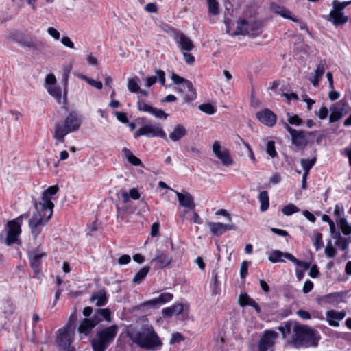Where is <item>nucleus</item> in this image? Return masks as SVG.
<instances>
[{
    "mask_svg": "<svg viewBox=\"0 0 351 351\" xmlns=\"http://www.w3.org/2000/svg\"><path fill=\"white\" fill-rule=\"evenodd\" d=\"M129 337L139 347L147 350H153L162 345L152 326L144 327L140 331L130 332Z\"/></svg>",
    "mask_w": 351,
    "mask_h": 351,
    "instance_id": "obj_1",
    "label": "nucleus"
},
{
    "mask_svg": "<svg viewBox=\"0 0 351 351\" xmlns=\"http://www.w3.org/2000/svg\"><path fill=\"white\" fill-rule=\"evenodd\" d=\"M289 343L295 348H308L317 344L318 337L314 330L304 325L295 326Z\"/></svg>",
    "mask_w": 351,
    "mask_h": 351,
    "instance_id": "obj_2",
    "label": "nucleus"
},
{
    "mask_svg": "<svg viewBox=\"0 0 351 351\" xmlns=\"http://www.w3.org/2000/svg\"><path fill=\"white\" fill-rule=\"evenodd\" d=\"M82 124L80 116L75 112L71 111L66 117L63 123H56L53 128V138L57 140L56 145L64 142V137L68 134L77 131Z\"/></svg>",
    "mask_w": 351,
    "mask_h": 351,
    "instance_id": "obj_3",
    "label": "nucleus"
},
{
    "mask_svg": "<svg viewBox=\"0 0 351 351\" xmlns=\"http://www.w3.org/2000/svg\"><path fill=\"white\" fill-rule=\"evenodd\" d=\"M118 332L119 326L116 324L98 329L90 340L93 351H106L113 343Z\"/></svg>",
    "mask_w": 351,
    "mask_h": 351,
    "instance_id": "obj_4",
    "label": "nucleus"
},
{
    "mask_svg": "<svg viewBox=\"0 0 351 351\" xmlns=\"http://www.w3.org/2000/svg\"><path fill=\"white\" fill-rule=\"evenodd\" d=\"M34 204L36 211L29 219L28 226L33 239L36 240L40 234L43 228L51 218L53 210L50 208L42 209L41 208H38V202L36 199L34 201Z\"/></svg>",
    "mask_w": 351,
    "mask_h": 351,
    "instance_id": "obj_5",
    "label": "nucleus"
},
{
    "mask_svg": "<svg viewBox=\"0 0 351 351\" xmlns=\"http://www.w3.org/2000/svg\"><path fill=\"white\" fill-rule=\"evenodd\" d=\"M28 217L29 214L24 213L14 219L9 221L6 225L8 228L6 237L4 238L3 234H1L0 241L8 246L14 243L20 245L21 241L19 237L21 233V223L24 219H27Z\"/></svg>",
    "mask_w": 351,
    "mask_h": 351,
    "instance_id": "obj_6",
    "label": "nucleus"
},
{
    "mask_svg": "<svg viewBox=\"0 0 351 351\" xmlns=\"http://www.w3.org/2000/svg\"><path fill=\"white\" fill-rule=\"evenodd\" d=\"M145 136L147 138L160 137L166 138L167 135L159 123H148L141 127L134 133V138Z\"/></svg>",
    "mask_w": 351,
    "mask_h": 351,
    "instance_id": "obj_7",
    "label": "nucleus"
},
{
    "mask_svg": "<svg viewBox=\"0 0 351 351\" xmlns=\"http://www.w3.org/2000/svg\"><path fill=\"white\" fill-rule=\"evenodd\" d=\"M75 334V328L67 324L64 328L58 330V335L56 339V343L59 347L64 350L74 349L71 347Z\"/></svg>",
    "mask_w": 351,
    "mask_h": 351,
    "instance_id": "obj_8",
    "label": "nucleus"
},
{
    "mask_svg": "<svg viewBox=\"0 0 351 351\" xmlns=\"http://www.w3.org/2000/svg\"><path fill=\"white\" fill-rule=\"evenodd\" d=\"M137 108L139 111L147 112L154 117L165 120L169 114L161 109L153 107L147 104L143 99H138L137 101Z\"/></svg>",
    "mask_w": 351,
    "mask_h": 351,
    "instance_id": "obj_9",
    "label": "nucleus"
},
{
    "mask_svg": "<svg viewBox=\"0 0 351 351\" xmlns=\"http://www.w3.org/2000/svg\"><path fill=\"white\" fill-rule=\"evenodd\" d=\"M58 190L59 187L58 185L51 186L47 189L45 190L42 194L41 201L38 202V208H41L42 209L50 208L53 210L54 204L51 201V196L56 194Z\"/></svg>",
    "mask_w": 351,
    "mask_h": 351,
    "instance_id": "obj_10",
    "label": "nucleus"
},
{
    "mask_svg": "<svg viewBox=\"0 0 351 351\" xmlns=\"http://www.w3.org/2000/svg\"><path fill=\"white\" fill-rule=\"evenodd\" d=\"M213 152L215 156L221 160L225 166H230L233 164L229 151L226 148H222L219 141H215L213 144Z\"/></svg>",
    "mask_w": 351,
    "mask_h": 351,
    "instance_id": "obj_11",
    "label": "nucleus"
},
{
    "mask_svg": "<svg viewBox=\"0 0 351 351\" xmlns=\"http://www.w3.org/2000/svg\"><path fill=\"white\" fill-rule=\"evenodd\" d=\"M278 333L274 330H265L258 341V351H267L275 343Z\"/></svg>",
    "mask_w": 351,
    "mask_h": 351,
    "instance_id": "obj_12",
    "label": "nucleus"
},
{
    "mask_svg": "<svg viewBox=\"0 0 351 351\" xmlns=\"http://www.w3.org/2000/svg\"><path fill=\"white\" fill-rule=\"evenodd\" d=\"M256 117L261 123L268 127H272L276 123V115L268 108L257 112Z\"/></svg>",
    "mask_w": 351,
    "mask_h": 351,
    "instance_id": "obj_13",
    "label": "nucleus"
},
{
    "mask_svg": "<svg viewBox=\"0 0 351 351\" xmlns=\"http://www.w3.org/2000/svg\"><path fill=\"white\" fill-rule=\"evenodd\" d=\"M98 324H99V320L97 317L93 316L90 318H84L78 326V332L88 335Z\"/></svg>",
    "mask_w": 351,
    "mask_h": 351,
    "instance_id": "obj_14",
    "label": "nucleus"
},
{
    "mask_svg": "<svg viewBox=\"0 0 351 351\" xmlns=\"http://www.w3.org/2000/svg\"><path fill=\"white\" fill-rule=\"evenodd\" d=\"M210 232L216 236H220L227 230H234L237 227L234 224H224L222 223L209 222L208 223Z\"/></svg>",
    "mask_w": 351,
    "mask_h": 351,
    "instance_id": "obj_15",
    "label": "nucleus"
},
{
    "mask_svg": "<svg viewBox=\"0 0 351 351\" xmlns=\"http://www.w3.org/2000/svg\"><path fill=\"white\" fill-rule=\"evenodd\" d=\"M178 199L179 204L184 208H187L190 210H194L195 204L194 202L193 197L188 192L180 193L176 191H173Z\"/></svg>",
    "mask_w": 351,
    "mask_h": 351,
    "instance_id": "obj_16",
    "label": "nucleus"
},
{
    "mask_svg": "<svg viewBox=\"0 0 351 351\" xmlns=\"http://www.w3.org/2000/svg\"><path fill=\"white\" fill-rule=\"evenodd\" d=\"M175 40L179 45L180 48L182 51H190L193 47L194 45L192 40L185 36L182 32H178L175 36Z\"/></svg>",
    "mask_w": 351,
    "mask_h": 351,
    "instance_id": "obj_17",
    "label": "nucleus"
},
{
    "mask_svg": "<svg viewBox=\"0 0 351 351\" xmlns=\"http://www.w3.org/2000/svg\"><path fill=\"white\" fill-rule=\"evenodd\" d=\"M173 294L170 293H161L158 298L145 302L143 306H152L154 308L171 301L173 299Z\"/></svg>",
    "mask_w": 351,
    "mask_h": 351,
    "instance_id": "obj_18",
    "label": "nucleus"
},
{
    "mask_svg": "<svg viewBox=\"0 0 351 351\" xmlns=\"http://www.w3.org/2000/svg\"><path fill=\"white\" fill-rule=\"evenodd\" d=\"M328 21H331L335 27L343 25L348 21V17L343 14V12H339L332 9L328 16Z\"/></svg>",
    "mask_w": 351,
    "mask_h": 351,
    "instance_id": "obj_19",
    "label": "nucleus"
},
{
    "mask_svg": "<svg viewBox=\"0 0 351 351\" xmlns=\"http://www.w3.org/2000/svg\"><path fill=\"white\" fill-rule=\"evenodd\" d=\"M291 142L297 147L304 149L308 143L305 132L302 130H296L291 134Z\"/></svg>",
    "mask_w": 351,
    "mask_h": 351,
    "instance_id": "obj_20",
    "label": "nucleus"
},
{
    "mask_svg": "<svg viewBox=\"0 0 351 351\" xmlns=\"http://www.w3.org/2000/svg\"><path fill=\"white\" fill-rule=\"evenodd\" d=\"M345 316L346 313L344 311L330 310L326 312V320L328 324L335 327L339 326L338 321L342 320Z\"/></svg>",
    "mask_w": 351,
    "mask_h": 351,
    "instance_id": "obj_21",
    "label": "nucleus"
},
{
    "mask_svg": "<svg viewBox=\"0 0 351 351\" xmlns=\"http://www.w3.org/2000/svg\"><path fill=\"white\" fill-rule=\"evenodd\" d=\"M156 253V257L152 260V263H158L160 268H163L171 263V258L166 252L157 250Z\"/></svg>",
    "mask_w": 351,
    "mask_h": 351,
    "instance_id": "obj_22",
    "label": "nucleus"
},
{
    "mask_svg": "<svg viewBox=\"0 0 351 351\" xmlns=\"http://www.w3.org/2000/svg\"><path fill=\"white\" fill-rule=\"evenodd\" d=\"M90 302H95L97 306H105L108 302V296L106 290L102 289L94 292L90 298Z\"/></svg>",
    "mask_w": 351,
    "mask_h": 351,
    "instance_id": "obj_23",
    "label": "nucleus"
},
{
    "mask_svg": "<svg viewBox=\"0 0 351 351\" xmlns=\"http://www.w3.org/2000/svg\"><path fill=\"white\" fill-rule=\"evenodd\" d=\"M30 265L32 268L38 273L40 270V260L46 256L45 253H40L38 251H34L29 254Z\"/></svg>",
    "mask_w": 351,
    "mask_h": 351,
    "instance_id": "obj_24",
    "label": "nucleus"
},
{
    "mask_svg": "<svg viewBox=\"0 0 351 351\" xmlns=\"http://www.w3.org/2000/svg\"><path fill=\"white\" fill-rule=\"evenodd\" d=\"M325 64L324 63H319L317 66L313 76L309 79L310 82L314 87H316L319 85V83L325 72Z\"/></svg>",
    "mask_w": 351,
    "mask_h": 351,
    "instance_id": "obj_25",
    "label": "nucleus"
},
{
    "mask_svg": "<svg viewBox=\"0 0 351 351\" xmlns=\"http://www.w3.org/2000/svg\"><path fill=\"white\" fill-rule=\"evenodd\" d=\"M186 134L187 131L184 126L181 124H178L169 134V137L171 141L176 142L185 136Z\"/></svg>",
    "mask_w": 351,
    "mask_h": 351,
    "instance_id": "obj_26",
    "label": "nucleus"
},
{
    "mask_svg": "<svg viewBox=\"0 0 351 351\" xmlns=\"http://www.w3.org/2000/svg\"><path fill=\"white\" fill-rule=\"evenodd\" d=\"M271 6L272 10L275 13L279 14L280 16H281L285 19H290L294 22H298V23L300 22L299 19L292 17L291 12L289 10L286 9L285 7H282V6H280V5H278L274 4V3H272Z\"/></svg>",
    "mask_w": 351,
    "mask_h": 351,
    "instance_id": "obj_27",
    "label": "nucleus"
},
{
    "mask_svg": "<svg viewBox=\"0 0 351 351\" xmlns=\"http://www.w3.org/2000/svg\"><path fill=\"white\" fill-rule=\"evenodd\" d=\"M93 317H97L99 320V323L102 321V318L107 322L112 321L111 311L109 308H98L95 311Z\"/></svg>",
    "mask_w": 351,
    "mask_h": 351,
    "instance_id": "obj_28",
    "label": "nucleus"
},
{
    "mask_svg": "<svg viewBox=\"0 0 351 351\" xmlns=\"http://www.w3.org/2000/svg\"><path fill=\"white\" fill-rule=\"evenodd\" d=\"M287 255H291V254L287 252H282L280 250H273L269 255L268 259L271 263L283 262L284 260L282 258L288 259Z\"/></svg>",
    "mask_w": 351,
    "mask_h": 351,
    "instance_id": "obj_29",
    "label": "nucleus"
},
{
    "mask_svg": "<svg viewBox=\"0 0 351 351\" xmlns=\"http://www.w3.org/2000/svg\"><path fill=\"white\" fill-rule=\"evenodd\" d=\"M124 156L128 159V162L134 166H140L142 165L141 160L136 157L132 152L126 147L122 150Z\"/></svg>",
    "mask_w": 351,
    "mask_h": 351,
    "instance_id": "obj_30",
    "label": "nucleus"
},
{
    "mask_svg": "<svg viewBox=\"0 0 351 351\" xmlns=\"http://www.w3.org/2000/svg\"><path fill=\"white\" fill-rule=\"evenodd\" d=\"M184 87L190 92L189 94L185 95L184 100L187 102L195 100L197 97L196 90L193 87L192 82L189 80L186 81Z\"/></svg>",
    "mask_w": 351,
    "mask_h": 351,
    "instance_id": "obj_31",
    "label": "nucleus"
},
{
    "mask_svg": "<svg viewBox=\"0 0 351 351\" xmlns=\"http://www.w3.org/2000/svg\"><path fill=\"white\" fill-rule=\"evenodd\" d=\"M258 199L261 202L260 210L262 212L267 210L269 206V201L267 191H261L259 193Z\"/></svg>",
    "mask_w": 351,
    "mask_h": 351,
    "instance_id": "obj_32",
    "label": "nucleus"
},
{
    "mask_svg": "<svg viewBox=\"0 0 351 351\" xmlns=\"http://www.w3.org/2000/svg\"><path fill=\"white\" fill-rule=\"evenodd\" d=\"M338 226L340 228L342 233L346 236L351 234V224H350L345 217H341L337 221Z\"/></svg>",
    "mask_w": 351,
    "mask_h": 351,
    "instance_id": "obj_33",
    "label": "nucleus"
},
{
    "mask_svg": "<svg viewBox=\"0 0 351 351\" xmlns=\"http://www.w3.org/2000/svg\"><path fill=\"white\" fill-rule=\"evenodd\" d=\"M317 158L315 156L313 157L311 159H304L302 158L300 160V164L302 167L304 173V174L308 175V173L313 166L315 164Z\"/></svg>",
    "mask_w": 351,
    "mask_h": 351,
    "instance_id": "obj_34",
    "label": "nucleus"
},
{
    "mask_svg": "<svg viewBox=\"0 0 351 351\" xmlns=\"http://www.w3.org/2000/svg\"><path fill=\"white\" fill-rule=\"evenodd\" d=\"M150 270V267L145 266L143 267L141 269H140L134 276L132 281L134 283H140L142 282L145 276L147 275Z\"/></svg>",
    "mask_w": 351,
    "mask_h": 351,
    "instance_id": "obj_35",
    "label": "nucleus"
},
{
    "mask_svg": "<svg viewBox=\"0 0 351 351\" xmlns=\"http://www.w3.org/2000/svg\"><path fill=\"white\" fill-rule=\"evenodd\" d=\"M343 109L341 108L335 107L331 108V113L329 116L330 123L335 122L339 120L343 117Z\"/></svg>",
    "mask_w": 351,
    "mask_h": 351,
    "instance_id": "obj_36",
    "label": "nucleus"
},
{
    "mask_svg": "<svg viewBox=\"0 0 351 351\" xmlns=\"http://www.w3.org/2000/svg\"><path fill=\"white\" fill-rule=\"evenodd\" d=\"M72 70V65L71 64H66L64 65L63 70H62V82L64 84V90H66V86L68 84V80L69 74ZM66 91V90H65ZM66 93V92H64Z\"/></svg>",
    "mask_w": 351,
    "mask_h": 351,
    "instance_id": "obj_37",
    "label": "nucleus"
},
{
    "mask_svg": "<svg viewBox=\"0 0 351 351\" xmlns=\"http://www.w3.org/2000/svg\"><path fill=\"white\" fill-rule=\"evenodd\" d=\"M48 93L53 97L58 103L61 101L62 97V90L60 87L56 86H47Z\"/></svg>",
    "mask_w": 351,
    "mask_h": 351,
    "instance_id": "obj_38",
    "label": "nucleus"
},
{
    "mask_svg": "<svg viewBox=\"0 0 351 351\" xmlns=\"http://www.w3.org/2000/svg\"><path fill=\"white\" fill-rule=\"evenodd\" d=\"M138 77H135L133 78H130L128 82V90L132 93H137L140 90V87L138 84Z\"/></svg>",
    "mask_w": 351,
    "mask_h": 351,
    "instance_id": "obj_39",
    "label": "nucleus"
},
{
    "mask_svg": "<svg viewBox=\"0 0 351 351\" xmlns=\"http://www.w3.org/2000/svg\"><path fill=\"white\" fill-rule=\"evenodd\" d=\"M351 242V238L350 237H344L341 240L335 241V245L339 247L341 250L346 251L350 243Z\"/></svg>",
    "mask_w": 351,
    "mask_h": 351,
    "instance_id": "obj_40",
    "label": "nucleus"
},
{
    "mask_svg": "<svg viewBox=\"0 0 351 351\" xmlns=\"http://www.w3.org/2000/svg\"><path fill=\"white\" fill-rule=\"evenodd\" d=\"M291 324L287 322L282 323L277 329L282 333V338L285 339L291 332Z\"/></svg>",
    "mask_w": 351,
    "mask_h": 351,
    "instance_id": "obj_41",
    "label": "nucleus"
},
{
    "mask_svg": "<svg viewBox=\"0 0 351 351\" xmlns=\"http://www.w3.org/2000/svg\"><path fill=\"white\" fill-rule=\"evenodd\" d=\"M208 5V12L213 15L219 14V4L216 0H206Z\"/></svg>",
    "mask_w": 351,
    "mask_h": 351,
    "instance_id": "obj_42",
    "label": "nucleus"
},
{
    "mask_svg": "<svg viewBox=\"0 0 351 351\" xmlns=\"http://www.w3.org/2000/svg\"><path fill=\"white\" fill-rule=\"evenodd\" d=\"M288 260L295 263L296 265L303 268L304 270H307L310 268V264L307 262L298 260L295 256L291 255H287Z\"/></svg>",
    "mask_w": 351,
    "mask_h": 351,
    "instance_id": "obj_43",
    "label": "nucleus"
},
{
    "mask_svg": "<svg viewBox=\"0 0 351 351\" xmlns=\"http://www.w3.org/2000/svg\"><path fill=\"white\" fill-rule=\"evenodd\" d=\"M254 301L247 293L241 294L239 297V304L241 306H250Z\"/></svg>",
    "mask_w": 351,
    "mask_h": 351,
    "instance_id": "obj_44",
    "label": "nucleus"
},
{
    "mask_svg": "<svg viewBox=\"0 0 351 351\" xmlns=\"http://www.w3.org/2000/svg\"><path fill=\"white\" fill-rule=\"evenodd\" d=\"M299 211V208L295 206L294 204H289L288 205L285 206L282 209V212L285 215H291L293 213H297Z\"/></svg>",
    "mask_w": 351,
    "mask_h": 351,
    "instance_id": "obj_45",
    "label": "nucleus"
},
{
    "mask_svg": "<svg viewBox=\"0 0 351 351\" xmlns=\"http://www.w3.org/2000/svg\"><path fill=\"white\" fill-rule=\"evenodd\" d=\"M199 108L208 114H213L216 112L215 108L210 104H203L199 106Z\"/></svg>",
    "mask_w": 351,
    "mask_h": 351,
    "instance_id": "obj_46",
    "label": "nucleus"
},
{
    "mask_svg": "<svg viewBox=\"0 0 351 351\" xmlns=\"http://www.w3.org/2000/svg\"><path fill=\"white\" fill-rule=\"evenodd\" d=\"M351 3V1H344V2H338L335 0L332 1V7L333 9L339 11V12H343V10L346 8V6L350 5Z\"/></svg>",
    "mask_w": 351,
    "mask_h": 351,
    "instance_id": "obj_47",
    "label": "nucleus"
},
{
    "mask_svg": "<svg viewBox=\"0 0 351 351\" xmlns=\"http://www.w3.org/2000/svg\"><path fill=\"white\" fill-rule=\"evenodd\" d=\"M266 152L271 158L277 156V152L275 149V143L273 141H269L267 143Z\"/></svg>",
    "mask_w": 351,
    "mask_h": 351,
    "instance_id": "obj_48",
    "label": "nucleus"
},
{
    "mask_svg": "<svg viewBox=\"0 0 351 351\" xmlns=\"http://www.w3.org/2000/svg\"><path fill=\"white\" fill-rule=\"evenodd\" d=\"M287 121L289 124L300 125L302 123V120L298 115H292L287 112Z\"/></svg>",
    "mask_w": 351,
    "mask_h": 351,
    "instance_id": "obj_49",
    "label": "nucleus"
},
{
    "mask_svg": "<svg viewBox=\"0 0 351 351\" xmlns=\"http://www.w3.org/2000/svg\"><path fill=\"white\" fill-rule=\"evenodd\" d=\"M247 23L243 20L241 21L240 23L238 25L237 30L236 32V34H248V30L247 29Z\"/></svg>",
    "mask_w": 351,
    "mask_h": 351,
    "instance_id": "obj_50",
    "label": "nucleus"
},
{
    "mask_svg": "<svg viewBox=\"0 0 351 351\" xmlns=\"http://www.w3.org/2000/svg\"><path fill=\"white\" fill-rule=\"evenodd\" d=\"M324 252L326 254V255L328 257V258H334L335 256V254H336V250L334 248V247L332 246V243L330 241H329L326 247H325V250H324Z\"/></svg>",
    "mask_w": 351,
    "mask_h": 351,
    "instance_id": "obj_51",
    "label": "nucleus"
},
{
    "mask_svg": "<svg viewBox=\"0 0 351 351\" xmlns=\"http://www.w3.org/2000/svg\"><path fill=\"white\" fill-rule=\"evenodd\" d=\"M24 45L25 46L34 50H39L44 47V44L42 42H34L32 40L27 41Z\"/></svg>",
    "mask_w": 351,
    "mask_h": 351,
    "instance_id": "obj_52",
    "label": "nucleus"
},
{
    "mask_svg": "<svg viewBox=\"0 0 351 351\" xmlns=\"http://www.w3.org/2000/svg\"><path fill=\"white\" fill-rule=\"evenodd\" d=\"M184 340V337L180 332H174L171 335V338L169 341V343L171 345L174 344L176 343H180V341Z\"/></svg>",
    "mask_w": 351,
    "mask_h": 351,
    "instance_id": "obj_53",
    "label": "nucleus"
},
{
    "mask_svg": "<svg viewBox=\"0 0 351 351\" xmlns=\"http://www.w3.org/2000/svg\"><path fill=\"white\" fill-rule=\"evenodd\" d=\"M315 250H319L321 249L323 246V241H322V235L321 233H317L315 234V242L313 243Z\"/></svg>",
    "mask_w": 351,
    "mask_h": 351,
    "instance_id": "obj_54",
    "label": "nucleus"
},
{
    "mask_svg": "<svg viewBox=\"0 0 351 351\" xmlns=\"http://www.w3.org/2000/svg\"><path fill=\"white\" fill-rule=\"evenodd\" d=\"M171 79L176 84H183V86L186 84V81L188 80L174 73L171 75Z\"/></svg>",
    "mask_w": 351,
    "mask_h": 351,
    "instance_id": "obj_55",
    "label": "nucleus"
},
{
    "mask_svg": "<svg viewBox=\"0 0 351 351\" xmlns=\"http://www.w3.org/2000/svg\"><path fill=\"white\" fill-rule=\"evenodd\" d=\"M171 311L174 314L179 315L182 313L184 306L183 304L181 303H176L172 306H171Z\"/></svg>",
    "mask_w": 351,
    "mask_h": 351,
    "instance_id": "obj_56",
    "label": "nucleus"
},
{
    "mask_svg": "<svg viewBox=\"0 0 351 351\" xmlns=\"http://www.w3.org/2000/svg\"><path fill=\"white\" fill-rule=\"evenodd\" d=\"M247 262L246 261H243L240 269V275L241 278H245L247 275Z\"/></svg>",
    "mask_w": 351,
    "mask_h": 351,
    "instance_id": "obj_57",
    "label": "nucleus"
},
{
    "mask_svg": "<svg viewBox=\"0 0 351 351\" xmlns=\"http://www.w3.org/2000/svg\"><path fill=\"white\" fill-rule=\"evenodd\" d=\"M47 33L56 40H59L60 38L59 32L53 27H49L47 29Z\"/></svg>",
    "mask_w": 351,
    "mask_h": 351,
    "instance_id": "obj_58",
    "label": "nucleus"
},
{
    "mask_svg": "<svg viewBox=\"0 0 351 351\" xmlns=\"http://www.w3.org/2000/svg\"><path fill=\"white\" fill-rule=\"evenodd\" d=\"M115 115L117 119L121 123H126L128 122L127 114L122 112H116Z\"/></svg>",
    "mask_w": 351,
    "mask_h": 351,
    "instance_id": "obj_59",
    "label": "nucleus"
},
{
    "mask_svg": "<svg viewBox=\"0 0 351 351\" xmlns=\"http://www.w3.org/2000/svg\"><path fill=\"white\" fill-rule=\"evenodd\" d=\"M61 43L67 47H69L71 49L74 48V43L68 36H63L61 39Z\"/></svg>",
    "mask_w": 351,
    "mask_h": 351,
    "instance_id": "obj_60",
    "label": "nucleus"
},
{
    "mask_svg": "<svg viewBox=\"0 0 351 351\" xmlns=\"http://www.w3.org/2000/svg\"><path fill=\"white\" fill-rule=\"evenodd\" d=\"M156 76H157L159 83L162 86H164L165 84V72L162 70H158L156 71Z\"/></svg>",
    "mask_w": 351,
    "mask_h": 351,
    "instance_id": "obj_61",
    "label": "nucleus"
},
{
    "mask_svg": "<svg viewBox=\"0 0 351 351\" xmlns=\"http://www.w3.org/2000/svg\"><path fill=\"white\" fill-rule=\"evenodd\" d=\"M56 82V77L53 74H48L45 77V83L49 86H55Z\"/></svg>",
    "mask_w": 351,
    "mask_h": 351,
    "instance_id": "obj_62",
    "label": "nucleus"
},
{
    "mask_svg": "<svg viewBox=\"0 0 351 351\" xmlns=\"http://www.w3.org/2000/svg\"><path fill=\"white\" fill-rule=\"evenodd\" d=\"M313 288V283L310 280H306L303 286L302 291L304 293H309Z\"/></svg>",
    "mask_w": 351,
    "mask_h": 351,
    "instance_id": "obj_63",
    "label": "nucleus"
},
{
    "mask_svg": "<svg viewBox=\"0 0 351 351\" xmlns=\"http://www.w3.org/2000/svg\"><path fill=\"white\" fill-rule=\"evenodd\" d=\"M328 114V108L326 106H322L319 109L317 115L320 119H324L327 117Z\"/></svg>",
    "mask_w": 351,
    "mask_h": 351,
    "instance_id": "obj_64",
    "label": "nucleus"
}]
</instances>
